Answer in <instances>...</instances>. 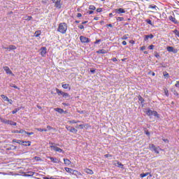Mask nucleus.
Listing matches in <instances>:
<instances>
[{
	"mask_svg": "<svg viewBox=\"0 0 179 179\" xmlns=\"http://www.w3.org/2000/svg\"><path fill=\"white\" fill-rule=\"evenodd\" d=\"M10 104H12V103H13V101H12V99H9L8 101H7Z\"/></svg>",
	"mask_w": 179,
	"mask_h": 179,
	"instance_id": "59",
	"label": "nucleus"
},
{
	"mask_svg": "<svg viewBox=\"0 0 179 179\" xmlns=\"http://www.w3.org/2000/svg\"><path fill=\"white\" fill-rule=\"evenodd\" d=\"M99 43H101V40H96L95 42H94V44H99Z\"/></svg>",
	"mask_w": 179,
	"mask_h": 179,
	"instance_id": "53",
	"label": "nucleus"
},
{
	"mask_svg": "<svg viewBox=\"0 0 179 179\" xmlns=\"http://www.w3.org/2000/svg\"><path fill=\"white\" fill-rule=\"evenodd\" d=\"M4 50H16V46L15 45H9L8 48H3Z\"/></svg>",
	"mask_w": 179,
	"mask_h": 179,
	"instance_id": "20",
	"label": "nucleus"
},
{
	"mask_svg": "<svg viewBox=\"0 0 179 179\" xmlns=\"http://www.w3.org/2000/svg\"><path fill=\"white\" fill-rule=\"evenodd\" d=\"M78 28H80V30H83V29H85V26L83 25H79Z\"/></svg>",
	"mask_w": 179,
	"mask_h": 179,
	"instance_id": "50",
	"label": "nucleus"
},
{
	"mask_svg": "<svg viewBox=\"0 0 179 179\" xmlns=\"http://www.w3.org/2000/svg\"><path fill=\"white\" fill-rule=\"evenodd\" d=\"M46 54H47V48L42 47L41 48V57H45Z\"/></svg>",
	"mask_w": 179,
	"mask_h": 179,
	"instance_id": "12",
	"label": "nucleus"
},
{
	"mask_svg": "<svg viewBox=\"0 0 179 179\" xmlns=\"http://www.w3.org/2000/svg\"><path fill=\"white\" fill-rule=\"evenodd\" d=\"M66 129H67L68 131H69V132H71L73 134H77L78 133V129L71 127V126H66Z\"/></svg>",
	"mask_w": 179,
	"mask_h": 179,
	"instance_id": "9",
	"label": "nucleus"
},
{
	"mask_svg": "<svg viewBox=\"0 0 179 179\" xmlns=\"http://www.w3.org/2000/svg\"><path fill=\"white\" fill-rule=\"evenodd\" d=\"M1 99H3V100H4L5 101H9V98H8V96L3 95V94H1Z\"/></svg>",
	"mask_w": 179,
	"mask_h": 179,
	"instance_id": "29",
	"label": "nucleus"
},
{
	"mask_svg": "<svg viewBox=\"0 0 179 179\" xmlns=\"http://www.w3.org/2000/svg\"><path fill=\"white\" fill-rule=\"evenodd\" d=\"M173 94H174L175 96H178V92H177L176 90H173Z\"/></svg>",
	"mask_w": 179,
	"mask_h": 179,
	"instance_id": "55",
	"label": "nucleus"
},
{
	"mask_svg": "<svg viewBox=\"0 0 179 179\" xmlns=\"http://www.w3.org/2000/svg\"><path fill=\"white\" fill-rule=\"evenodd\" d=\"M55 110L59 113V114H62L64 113V109L59 108H55Z\"/></svg>",
	"mask_w": 179,
	"mask_h": 179,
	"instance_id": "26",
	"label": "nucleus"
},
{
	"mask_svg": "<svg viewBox=\"0 0 179 179\" xmlns=\"http://www.w3.org/2000/svg\"><path fill=\"white\" fill-rule=\"evenodd\" d=\"M148 176H149V173H141V174L140 175V177H141V178H144V177H148Z\"/></svg>",
	"mask_w": 179,
	"mask_h": 179,
	"instance_id": "32",
	"label": "nucleus"
},
{
	"mask_svg": "<svg viewBox=\"0 0 179 179\" xmlns=\"http://www.w3.org/2000/svg\"><path fill=\"white\" fill-rule=\"evenodd\" d=\"M104 157H113V155H110V154H106L105 155H104Z\"/></svg>",
	"mask_w": 179,
	"mask_h": 179,
	"instance_id": "42",
	"label": "nucleus"
},
{
	"mask_svg": "<svg viewBox=\"0 0 179 179\" xmlns=\"http://www.w3.org/2000/svg\"><path fill=\"white\" fill-rule=\"evenodd\" d=\"M166 50L168 52H173V54H177V52H178V50L175 49L173 46H168Z\"/></svg>",
	"mask_w": 179,
	"mask_h": 179,
	"instance_id": "8",
	"label": "nucleus"
},
{
	"mask_svg": "<svg viewBox=\"0 0 179 179\" xmlns=\"http://www.w3.org/2000/svg\"><path fill=\"white\" fill-rule=\"evenodd\" d=\"M84 126H85V128H91L90 124H84Z\"/></svg>",
	"mask_w": 179,
	"mask_h": 179,
	"instance_id": "48",
	"label": "nucleus"
},
{
	"mask_svg": "<svg viewBox=\"0 0 179 179\" xmlns=\"http://www.w3.org/2000/svg\"><path fill=\"white\" fill-rule=\"evenodd\" d=\"M148 48H149V50H154L155 45H150V46L148 47Z\"/></svg>",
	"mask_w": 179,
	"mask_h": 179,
	"instance_id": "47",
	"label": "nucleus"
},
{
	"mask_svg": "<svg viewBox=\"0 0 179 179\" xmlns=\"http://www.w3.org/2000/svg\"><path fill=\"white\" fill-rule=\"evenodd\" d=\"M50 148L53 149L55 152H58L59 153H62L64 150L62 149L59 148V147H57L55 145H50Z\"/></svg>",
	"mask_w": 179,
	"mask_h": 179,
	"instance_id": "11",
	"label": "nucleus"
},
{
	"mask_svg": "<svg viewBox=\"0 0 179 179\" xmlns=\"http://www.w3.org/2000/svg\"><path fill=\"white\" fill-rule=\"evenodd\" d=\"M169 19L171 22L174 23V24H178V21L177 20V19H176V17H173V15H170L169 17Z\"/></svg>",
	"mask_w": 179,
	"mask_h": 179,
	"instance_id": "13",
	"label": "nucleus"
},
{
	"mask_svg": "<svg viewBox=\"0 0 179 179\" xmlns=\"http://www.w3.org/2000/svg\"><path fill=\"white\" fill-rule=\"evenodd\" d=\"M56 92H57L58 96H62V97H64V99H66L67 97H70L69 94H68L66 92H64L58 88H56Z\"/></svg>",
	"mask_w": 179,
	"mask_h": 179,
	"instance_id": "4",
	"label": "nucleus"
},
{
	"mask_svg": "<svg viewBox=\"0 0 179 179\" xmlns=\"http://www.w3.org/2000/svg\"><path fill=\"white\" fill-rule=\"evenodd\" d=\"M0 121H1V122H2L3 124H7V123H8V120L3 119V118H2V117H0Z\"/></svg>",
	"mask_w": 179,
	"mask_h": 179,
	"instance_id": "28",
	"label": "nucleus"
},
{
	"mask_svg": "<svg viewBox=\"0 0 179 179\" xmlns=\"http://www.w3.org/2000/svg\"><path fill=\"white\" fill-rule=\"evenodd\" d=\"M116 20H117V22H122V21H124V17H117L116 18Z\"/></svg>",
	"mask_w": 179,
	"mask_h": 179,
	"instance_id": "35",
	"label": "nucleus"
},
{
	"mask_svg": "<svg viewBox=\"0 0 179 179\" xmlns=\"http://www.w3.org/2000/svg\"><path fill=\"white\" fill-rule=\"evenodd\" d=\"M64 170H66V173H69V174H72L73 173V169L68 167H65Z\"/></svg>",
	"mask_w": 179,
	"mask_h": 179,
	"instance_id": "19",
	"label": "nucleus"
},
{
	"mask_svg": "<svg viewBox=\"0 0 179 179\" xmlns=\"http://www.w3.org/2000/svg\"><path fill=\"white\" fill-rule=\"evenodd\" d=\"M96 12H97V13H101V12H103V8H97Z\"/></svg>",
	"mask_w": 179,
	"mask_h": 179,
	"instance_id": "40",
	"label": "nucleus"
},
{
	"mask_svg": "<svg viewBox=\"0 0 179 179\" xmlns=\"http://www.w3.org/2000/svg\"><path fill=\"white\" fill-rule=\"evenodd\" d=\"M89 10H96V6H94V5H90V6H89Z\"/></svg>",
	"mask_w": 179,
	"mask_h": 179,
	"instance_id": "30",
	"label": "nucleus"
},
{
	"mask_svg": "<svg viewBox=\"0 0 179 179\" xmlns=\"http://www.w3.org/2000/svg\"><path fill=\"white\" fill-rule=\"evenodd\" d=\"M173 32L174 33L175 35H176L177 37L179 38V31H178V30L174 29V30L173 31Z\"/></svg>",
	"mask_w": 179,
	"mask_h": 179,
	"instance_id": "33",
	"label": "nucleus"
},
{
	"mask_svg": "<svg viewBox=\"0 0 179 179\" xmlns=\"http://www.w3.org/2000/svg\"><path fill=\"white\" fill-rule=\"evenodd\" d=\"M33 19L32 16H28L27 20H31Z\"/></svg>",
	"mask_w": 179,
	"mask_h": 179,
	"instance_id": "58",
	"label": "nucleus"
},
{
	"mask_svg": "<svg viewBox=\"0 0 179 179\" xmlns=\"http://www.w3.org/2000/svg\"><path fill=\"white\" fill-rule=\"evenodd\" d=\"M93 13H94V10H90L87 12V15H93Z\"/></svg>",
	"mask_w": 179,
	"mask_h": 179,
	"instance_id": "38",
	"label": "nucleus"
},
{
	"mask_svg": "<svg viewBox=\"0 0 179 179\" xmlns=\"http://www.w3.org/2000/svg\"><path fill=\"white\" fill-rule=\"evenodd\" d=\"M84 171L85 173H87V174H90L91 176L94 174L93 170L90 169H85Z\"/></svg>",
	"mask_w": 179,
	"mask_h": 179,
	"instance_id": "17",
	"label": "nucleus"
},
{
	"mask_svg": "<svg viewBox=\"0 0 179 179\" xmlns=\"http://www.w3.org/2000/svg\"><path fill=\"white\" fill-rule=\"evenodd\" d=\"M47 129H48V131H51V129L55 130V129L52 128L51 126H49V125L47 126Z\"/></svg>",
	"mask_w": 179,
	"mask_h": 179,
	"instance_id": "41",
	"label": "nucleus"
},
{
	"mask_svg": "<svg viewBox=\"0 0 179 179\" xmlns=\"http://www.w3.org/2000/svg\"><path fill=\"white\" fill-rule=\"evenodd\" d=\"M176 87H179V81H176V83L175 84Z\"/></svg>",
	"mask_w": 179,
	"mask_h": 179,
	"instance_id": "54",
	"label": "nucleus"
},
{
	"mask_svg": "<svg viewBox=\"0 0 179 179\" xmlns=\"http://www.w3.org/2000/svg\"><path fill=\"white\" fill-rule=\"evenodd\" d=\"M146 23H148V24H150V26H153V24L152 23V20L147 19L145 20Z\"/></svg>",
	"mask_w": 179,
	"mask_h": 179,
	"instance_id": "37",
	"label": "nucleus"
},
{
	"mask_svg": "<svg viewBox=\"0 0 179 179\" xmlns=\"http://www.w3.org/2000/svg\"><path fill=\"white\" fill-rule=\"evenodd\" d=\"M36 131H38L39 132H43V129L41 128H36Z\"/></svg>",
	"mask_w": 179,
	"mask_h": 179,
	"instance_id": "46",
	"label": "nucleus"
},
{
	"mask_svg": "<svg viewBox=\"0 0 179 179\" xmlns=\"http://www.w3.org/2000/svg\"><path fill=\"white\" fill-rule=\"evenodd\" d=\"M13 142L15 143H18L19 145H23V143H27V146H31V141H23L22 140L13 139Z\"/></svg>",
	"mask_w": 179,
	"mask_h": 179,
	"instance_id": "5",
	"label": "nucleus"
},
{
	"mask_svg": "<svg viewBox=\"0 0 179 179\" xmlns=\"http://www.w3.org/2000/svg\"><path fill=\"white\" fill-rule=\"evenodd\" d=\"M164 94L165 96H166V97H169V90H167V88L164 89Z\"/></svg>",
	"mask_w": 179,
	"mask_h": 179,
	"instance_id": "34",
	"label": "nucleus"
},
{
	"mask_svg": "<svg viewBox=\"0 0 179 179\" xmlns=\"http://www.w3.org/2000/svg\"><path fill=\"white\" fill-rule=\"evenodd\" d=\"M49 159H50L52 163H58V159H57L56 157H50Z\"/></svg>",
	"mask_w": 179,
	"mask_h": 179,
	"instance_id": "24",
	"label": "nucleus"
},
{
	"mask_svg": "<svg viewBox=\"0 0 179 179\" xmlns=\"http://www.w3.org/2000/svg\"><path fill=\"white\" fill-rule=\"evenodd\" d=\"M148 9H152V10H157V6L155 4H150L148 6Z\"/></svg>",
	"mask_w": 179,
	"mask_h": 179,
	"instance_id": "15",
	"label": "nucleus"
},
{
	"mask_svg": "<svg viewBox=\"0 0 179 179\" xmlns=\"http://www.w3.org/2000/svg\"><path fill=\"white\" fill-rule=\"evenodd\" d=\"M3 69L5 71L6 73H7V75H11V76H15V74H13L12 70H10L8 66H3Z\"/></svg>",
	"mask_w": 179,
	"mask_h": 179,
	"instance_id": "7",
	"label": "nucleus"
},
{
	"mask_svg": "<svg viewBox=\"0 0 179 179\" xmlns=\"http://www.w3.org/2000/svg\"><path fill=\"white\" fill-rule=\"evenodd\" d=\"M129 43L134 45V44H135V41L131 40V41H129Z\"/></svg>",
	"mask_w": 179,
	"mask_h": 179,
	"instance_id": "57",
	"label": "nucleus"
},
{
	"mask_svg": "<svg viewBox=\"0 0 179 179\" xmlns=\"http://www.w3.org/2000/svg\"><path fill=\"white\" fill-rule=\"evenodd\" d=\"M64 164L66 166H69L71 164V160L68 159H64Z\"/></svg>",
	"mask_w": 179,
	"mask_h": 179,
	"instance_id": "22",
	"label": "nucleus"
},
{
	"mask_svg": "<svg viewBox=\"0 0 179 179\" xmlns=\"http://www.w3.org/2000/svg\"><path fill=\"white\" fill-rule=\"evenodd\" d=\"M97 54H107V51L104 49H101L96 51Z\"/></svg>",
	"mask_w": 179,
	"mask_h": 179,
	"instance_id": "23",
	"label": "nucleus"
},
{
	"mask_svg": "<svg viewBox=\"0 0 179 179\" xmlns=\"http://www.w3.org/2000/svg\"><path fill=\"white\" fill-rule=\"evenodd\" d=\"M19 134H26V131H24L23 129H20V130H19Z\"/></svg>",
	"mask_w": 179,
	"mask_h": 179,
	"instance_id": "45",
	"label": "nucleus"
},
{
	"mask_svg": "<svg viewBox=\"0 0 179 179\" xmlns=\"http://www.w3.org/2000/svg\"><path fill=\"white\" fill-rule=\"evenodd\" d=\"M72 175L73 176H76V177H78L79 176H82V173H80V172L73 169Z\"/></svg>",
	"mask_w": 179,
	"mask_h": 179,
	"instance_id": "18",
	"label": "nucleus"
},
{
	"mask_svg": "<svg viewBox=\"0 0 179 179\" xmlns=\"http://www.w3.org/2000/svg\"><path fill=\"white\" fill-rule=\"evenodd\" d=\"M13 134H19V130L13 131Z\"/></svg>",
	"mask_w": 179,
	"mask_h": 179,
	"instance_id": "62",
	"label": "nucleus"
},
{
	"mask_svg": "<svg viewBox=\"0 0 179 179\" xmlns=\"http://www.w3.org/2000/svg\"><path fill=\"white\" fill-rule=\"evenodd\" d=\"M78 127L80 128V129H83V128H85V124H80Z\"/></svg>",
	"mask_w": 179,
	"mask_h": 179,
	"instance_id": "51",
	"label": "nucleus"
},
{
	"mask_svg": "<svg viewBox=\"0 0 179 179\" xmlns=\"http://www.w3.org/2000/svg\"><path fill=\"white\" fill-rule=\"evenodd\" d=\"M145 114H147V115H148V117H152V115H153L154 117H157V118H159L160 117L159 113H157V111L152 110L150 108L147 109Z\"/></svg>",
	"mask_w": 179,
	"mask_h": 179,
	"instance_id": "2",
	"label": "nucleus"
},
{
	"mask_svg": "<svg viewBox=\"0 0 179 179\" xmlns=\"http://www.w3.org/2000/svg\"><path fill=\"white\" fill-rule=\"evenodd\" d=\"M7 125H13L14 127H16L17 125V123H16L12 120H7Z\"/></svg>",
	"mask_w": 179,
	"mask_h": 179,
	"instance_id": "16",
	"label": "nucleus"
},
{
	"mask_svg": "<svg viewBox=\"0 0 179 179\" xmlns=\"http://www.w3.org/2000/svg\"><path fill=\"white\" fill-rule=\"evenodd\" d=\"M77 17H82V14L81 13H78L77 14Z\"/></svg>",
	"mask_w": 179,
	"mask_h": 179,
	"instance_id": "63",
	"label": "nucleus"
},
{
	"mask_svg": "<svg viewBox=\"0 0 179 179\" xmlns=\"http://www.w3.org/2000/svg\"><path fill=\"white\" fill-rule=\"evenodd\" d=\"M149 150L155 151L157 155H159V150H162V148L159 146L156 147L155 144H150L149 145Z\"/></svg>",
	"mask_w": 179,
	"mask_h": 179,
	"instance_id": "3",
	"label": "nucleus"
},
{
	"mask_svg": "<svg viewBox=\"0 0 179 179\" xmlns=\"http://www.w3.org/2000/svg\"><path fill=\"white\" fill-rule=\"evenodd\" d=\"M144 40H145V41H148V40H149V36L148 35H145Z\"/></svg>",
	"mask_w": 179,
	"mask_h": 179,
	"instance_id": "52",
	"label": "nucleus"
},
{
	"mask_svg": "<svg viewBox=\"0 0 179 179\" xmlns=\"http://www.w3.org/2000/svg\"><path fill=\"white\" fill-rule=\"evenodd\" d=\"M145 135H148V136H150V132H149L148 131H145Z\"/></svg>",
	"mask_w": 179,
	"mask_h": 179,
	"instance_id": "61",
	"label": "nucleus"
},
{
	"mask_svg": "<svg viewBox=\"0 0 179 179\" xmlns=\"http://www.w3.org/2000/svg\"><path fill=\"white\" fill-rule=\"evenodd\" d=\"M141 51H145L146 50V46H142L140 48Z\"/></svg>",
	"mask_w": 179,
	"mask_h": 179,
	"instance_id": "43",
	"label": "nucleus"
},
{
	"mask_svg": "<svg viewBox=\"0 0 179 179\" xmlns=\"http://www.w3.org/2000/svg\"><path fill=\"white\" fill-rule=\"evenodd\" d=\"M25 134H27V135H34V132H28V131H25Z\"/></svg>",
	"mask_w": 179,
	"mask_h": 179,
	"instance_id": "49",
	"label": "nucleus"
},
{
	"mask_svg": "<svg viewBox=\"0 0 179 179\" xmlns=\"http://www.w3.org/2000/svg\"><path fill=\"white\" fill-rule=\"evenodd\" d=\"M99 19H100V17H94V20H99Z\"/></svg>",
	"mask_w": 179,
	"mask_h": 179,
	"instance_id": "64",
	"label": "nucleus"
},
{
	"mask_svg": "<svg viewBox=\"0 0 179 179\" xmlns=\"http://www.w3.org/2000/svg\"><path fill=\"white\" fill-rule=\"evenodd\" d=\"M115 12L116 13H118V15H120L121 13H125L126 11H125V9H124V8H116L115 10Z\"/></svg>",
	"mask_w": 179,
	"mask_h": 179,
	"instance_id": "14",
	"label": "nucleus"
},
{
	"mask_svg": "<svg viewBox=\"0 0 179 179\" xmlns=\"http://www.w3.org/2000/svg\"><path fill=\"white\" fill-rule=\"evenodd\" d=\"M148 36L149 38H153V37H155L153 36V34H150V35H147Z\"/></svg>",
	"mask_w": 179,
	"mask_h": 179,
	"instance_id": "56",
	"label": "nucleus"
},
{
	"mask_svg": "<svg viewBox=\"0 0 179 179\" xmlns=\"http://www.w3.org/2000/svg\"><path fill=\"white\" fill-rule=\"evenodd\" d=\"M53 3H55V8L57 9H61L62 8V3H61V0H52Z\"/></svg>",
	"mask_w": 179,
	"mask_h": 179,
	"instance_id": "6",
	"label": "nucleus"
},
{
	"mask_svg": "<svg viewBox=\"0 0 179 179\" xmlns=\"http://www.w3.org/2000/svg\"><path fill=\"white\" fill-rule=\"evenodd\" d=\"M34 36H35V37H40V36H41V31L38 30V31H35Z\"/></svg>",
	"mask_w": 179,
	"mask_h": 179,
	"instance_id": "25",
	"label": "nucleus"
},
{
	"mask_svg": "<svg viewBox=\"0 0 179 179\" xmlns=\"http://www.w3.org/2000/svg\"><path fill=\"white\" fill-rule=\"evenodd\" d=\"M62 87H63V89H69V90H71V85H69V84H63Z\"/></svg>",
	"mask_w": 179,
	"mask_h": 179,
	"instance_id": "21",
	"label": "nucleus"
},
{
	"mask_svg": "<svg viewBox=\"0 0 179 179\" xmlns=\"http://www.w3.org/2000/svg\"><path fill=\"white\" fill-rule=\"evenodd\" d=\"M122 45H127V41H124L122 42Z\"/></svg>",
	"mask_w": 179,
	"mask_h": 179,
	"instance_id": "60",
	"label": "nucleus"
},
{
	"mask_svg": "<svg viewBox=\"0 0 179 179\" xmlns=\"http://www.w3.org/2000/svg\"><path fill=\"white\" fill-rule=\"evenodd\" d=\"M68 30V24L65 22H61L59 24L57 31L61 33V34H65Z\"/></svg>",
	"mask_w": 179,
	"mask_h": 179,
	"instance_id": "1",
	"label": "nucleus"
},
{
	"mask_svg": "<svg viewBox=\"0 0 179 179\" xmlns=\"http://www.w3.org/2000/svg\"><path fill=\"white\" fill-rule=\"evenodd\" d=\"M115 162H117V167H120V169H122V167H124V164H122L121 162L118 161H115Z\"/></svg>",
	"mask_w": 179,
	"mask_h": 179,
	"instance_id": "31",
	"label": "nucleus"
},
{
	"mask_svg": "<svg viewBox=\"0 0 179 179\" xmlns=\"http://www.w3.org/2000/svg\"><path fill=\"white\" fill-rule=\"evenodd\" d=\"M69 124H78L79 122H80V121L78 120H69Z\"/></svg>",
	"mask_w": 179,
	"mask_h": 179,
	"instance_id": "27",
	"label": "nucleus"
},
{
	"mask_svg": "<svg viewBox=\"0 0 179 179\" xmlns=\"http://www.w3.org/2000/svg\"><path fill=\"white\" fill-rule=\"evenodd\" d=\"M80 41L83 43H90V40L89 39V38L83 36H80Z\"/></svg>",
	"mask_w": 179,
	"mask_h": 179,
	"instance_id": "10",
	"label": "nucleus"
},
{
	"mask_svg": "<svg viewBox=\"0 0 179 179\" xmlns=\"http://www.w3.org/2000/svg\"><path fill=\"white\" fill-rule=\"evenodd\" d=\"M128 36H129V34H125V35H124L122 38H121V39L122 40H128Z\"/></svg>",
	"mask_w": 179,
	"mask_h": 179,
	"instance_id": "36",
	"label": "nucleus"
},
{
	"mask_svg": "<svg viewBox=\"0 0 179 179\" xmlns=\"http://www.w3.org/2000/svg\"><path fill=\"white\" fill-rule=\"evenodd\" d=\"M20 108H15L14 110L12 111V114H16L17 111H20Z\"/></svg>",
	"mask_w": 179,
	"mask_h": 179,
	"instance_id": "39",
	"label": "nucleus"
},
{
	"mask_svg": "<svg viewBox=\"0 0 179 179\" xmlns=\"http://www.w3.org/2000/svg\"><path fill=\"white\" fill-rule=\"evenodd\" d=\"M138 100L141 101V103H143V101H145V99H143L142 96H139Z\"/></svg>",
	"mask_w": 179,
	"mask_h": 179,
	"instance_id": "44",
	"label": "nucleus"
}]
</instances>
